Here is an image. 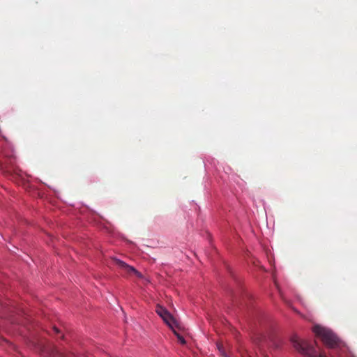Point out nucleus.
Listing matches in <instances>:
<instances>
[{"mask_svg": "<svg viewBox=\"0 0 357 357\" xmlns=\"http://www.w3.org/2000/svg\"><path fill=\"white\" fill-rule=\"evenodd\" d=\"M217 347H218V350L220 351V352L221 353L222 356L223 357H225V355H227V354L223 349V346L221 344H218Z\"/></svg>", "mask_w": 357, "mask_h": 357, "instance_id": "423d86ee", "label": "nucleus"}, {"mask_svg": "<svg viewBox=\"0 0 357 357\" xmlns=\"http://www.w3.org/2000/svg\"><path fill=\"white\" fill-rule=\"evenodd\" d=\"M155 312L163 319V321L173 329V326L176 323L174 318L167 311V310L160 305L156 306Z\"/></svg>", "mask_w": 357, "mask_h": 357, "instance_id": "20e7f679", "label": "nucleus"}, {"mask_svg": "<svg viewBox=\"0 0 357 357\" xmlns=\"http://www.w3.org/2000/svg\"><path fill=\"white\" fill-rule=\"evenodd\" d=\"M313 332L328 347L335 348L339 346L340 340L330 329L320 326H315L313 328Z\"/></svg>", "mask_w": 357, "mask_h": 357, "instance_id": "f257e3e1", "label": "nucleus"}, {"mask_svg": "<svg viewBox=\"0 0 357 357\" xmlns=\"http://www.w3.org/2000/svg\"><path fill=\"white\" fill-rule=\"evenodd\" d=\"M292 344L295 349L307 357H327L324 353L319 352L307 341L294 338L292 340Z\"/></svg>", "mask_w": 357, "mask_h": 357, "instance_id": "f03ea898", "label": "nucleus"}, {"mask_svg": "<svg viewBox=\"0 0 357 357\" xmlns=\"http://www.w3.org/2000/svg\"><path fill=\"white\" fill-rule=\"evenodd\" d=\"M225 357H229V356H227V355H225Z\"/></svg>", "mask_w": 357, "mask_h": 357, "instance_id": "6e6552de", "label": "nucleus"}, {"mask_svg": "<svg viewBox=\"0 0 357 357\" xmlns=\"http://www.w3.org/2000/svg\"><path fill=\"white\" fill-rule=\"evenodd\" d=\"M113 261L122 271L123 274H128L129 275L135 274L139 278L142 277V275L134 267L128 265L124 261L116 258L113 259Z\"/></svg>", "mask_w": 357, "mask_h": 357, "instance_id": "7ed1b4c3", "label": "nucleus"}, {"mask_svg": "<svg viewBox=\"0 0 357 357\" xmlns=\"http://www.w3.org/2000/svg\"><path fill=\"white\" fill-rule=\"evenodd\" d=\"M174 333L177 337L178 341L181 344H185L186 341L185 340L184 337L181 336L179 333H178L175 330L173 329Z\"/></svg>", "mask_w": 357, "mask_h": 357, "instance_id": "39448f33", "label": "nucleus"}, {"mask_svg": "<svg viewBox=\"0 0 357 357\" xmlns=\"http://www.w3.org/2000/svg\"><path fill=\"white\" fill-rule=\"evenodd\" d=\"M53 330H54V331L56 333H59V330L56 327H55V326L53 328Z\"/></svg>", "mask_w": 357, "mask_h": 357, "instance_id": "0eeeda50", "label": "nucleus"}]
</instances>
